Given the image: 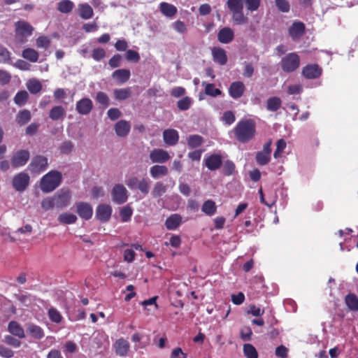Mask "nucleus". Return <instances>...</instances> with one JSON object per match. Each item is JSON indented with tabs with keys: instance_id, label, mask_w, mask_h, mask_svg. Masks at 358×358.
I'll return each instance as SVG.
<instances>
[{
	"instance_id": "8fccbe9b",
	"label": "nucleus",
	"mask_w": 358,
	"mask_h": 358,
	"mask_svg": "<svg viewBox=\"0 0 358 358\" xmlns=\"http://www.w3.org/2000/svg\"><path fill=\"white\" fill-rule=\"evenodd\" d=\"M205 94L206 95L215 97L222 94V91L215 88V85L213 83H208L205 87Z\"/></svg>"
},
{
	"instance_id": "a878e982",
	"label": "nucleus",
	"mask_w": 358,
	"mask_h": 358,
	"mask_svg": "<svg viewBox=\"0 0 358 358\" xmlns=\"http://www.w3.org/2000/svg\"><path fill=\"white\" fill-rule=\"evenodd\" d=\"M130 71L125 69L115 70L112 73V78L117 83L123 84L126 83L130 78Z\"/></svg>"
},
{
	"instance_id": "9b49d317",
	"label": "nucleus",
	"mask_w": 358,
	"mask_h": 358,
	"mask_svg": "<svg viewBox=\"0 0 358 358\" xmlns=\"http://www.w3.org/2000/svg\"><path fill=\"white\" fill-rule=\"evenodd\" d=\"M288 32L292 40H298L305 34L306 26L301 21H295L289 27Z\"/></svg>"
},
{
	"instance_id": "7c9ffc66",
	"label": "nucleus",
	"mask_w": 358,
	"mask_h": 358,
	"mask_svg": "<svg viewBox=\"0 0 358 358\" xmlns=\"http://www.w3.org/2000/svg\"><path fill=\"white\" fill-rule=\"evenodd\" d=\"M169 170L166 166L154 165L150 169V173L153 178H158L168 174Z\"/></svg>"
},
{
	"instance_id": "f8f14e48",
	"label": "nucleus",
	"mask_w": 358,
	"mask_h": 358,
	"mask_svg": "<svg viewBox=\"0 0 358 358\" xmlns=\"http://www.w3.org/2000/svg\"><path fill=\"white\" fill-rule=\"evenodd\" d=\"M93 108L92 101L90 98H83L77 101L76 105V111L82 115L90 114Z\"/></svg>"
},
{
	"instance_id": "ea45409f",
	"label": "nucleus",
	"mask_w": 358,
	"mask_h": 358,
	"mask_svg": "<svg viewBox=\"0 0 358 358\" xmlns=\"http://www.w3.org/2000/svg\"><path fill=\"white\" fill-rule=\"evenodd\" d=\"M58 221L61 224H73L77 220V217L74 214L64 213H62L58 216Z\"/></svg>"
},
{
	"instance_id": "a211bd4d",
	"label": "nucleus",
	"mask_w": 358,
	"mask_h": 358,
	"mask_svg": "<svg viewBox=\"0 0 358 358\" xmlns=\"http://www.w3.org/2000/svg\"><path fill=\"white\" fill-rule=\"evenodd\" d=\"M163 139L164 143L169 146L176 145L179 140L178 132L173 129H165L163 132Z\"/></svg>"
},
{
	"instance_id": "dca6fc26",
	"label": "nucleus",
	"mask_w": 358,
	"mask_h": 358,
	"mask_svg": "<svg viewBox=\"0 0 358 358\" xmlns=\"http://www.w3.org/2000/svg\"><path fill=\"white\" fill-rule=\"evenodd\" d=\"M150 159L152 163H164L170 159V155L163 149H154L150 153Z\"/></svg>"
},
{
	"instance_id": "58836bf2",
	"label": "nucleus",
	"mask_w": 358,
	"mask_h": 358,
	"mask_svg": "<svg viewBox=\"0 0 358 358\" xmlns=\"http://www.w3.org/2000/svg\"><path fill=\"white\" fill-rule=\"evenodd\" d=\"M251 289L257 292V294H264L266 292V288L264 279L262 278H255L251 286Z\"/></svg>"
},
{
	"instance_id": "393cba45",
	"label": "nucleus",
	"mask_w": 358,
	"mask_h": 358,
	"mask_svg": "<svg viewBox=\"0 0 358 358\" xmlns=\"http://www.w3.org/2000/svg\"><path fill=\"white\" fill-rule=\"evenodd\" d=\"M27 334L35 339L40 340L44 337L43 329L38 325L34 324H29L27 326Z\"/></svg>"
},
{
	"instance_id": "f704fd0d",
	"label": "nucleus",
	"mask_w": 358,
	"mask_h": 358,
	"mask_svg": "<svg viewBox=\"0 0 358 358\" xmlns=\"http://www.w3.org/2000/svg\"><path fill=\"white\" fill-rule=\"evenodd\" d=\"M74 3L71 0H62L57 3V8L62 13H69L72 11Z\"/></svg>"
},
{
	"instance_id": "4d7b16f0",
	"label": "nucleus",
	"mask_w": 358,
	"mask_h": 358,
	"mask_svg": "<svg viewBox=\"0 0 358 358\" xmlns=\"http://www.w3.org/2000/svg\"><path fill=\"white\" fill-rule=\"evenodd\" d=\"M246 8L250 12H254L258 10L260 6L261 0H243Z\"/></svg>"
},
{
	"instance_id": "864d4df0",
	"label": "nucleus",
	"mask_w": 358,
	"mask_h": 358,
	"mask_svg": "<svg viewBox=\"0 0 358 358\" xmlns=\"http://www.w3.org/2000/svg\"><path fill=\"white\" fill-rule=\"evenodd\" d=\"M137 189L143 194L146 195L150 191V181L145 178H141L137 186Z\"/></svg>"
},
{
	"instance_id": "4468645a",
	"label": "nucleus",
	"mask_w": 358,
	"mask_h": 358,
	"mask_svg": "<svg viewBox=\"0 0 358 358\" xmlns=\"http://www.w3.org/2000/svg\"><path fill=\"white\" fill-rule=\"evenodd\" d=\"M112 213V208L108 204H100L96 210V217L101 222H108Z\"/></svg>"
},
{
	"instance_id": "f257e3e1",
	"label": "nucleus",
	"mask_w": 358,
	"mask_h": 358,
	"mask_svg": "<svg viewBox=\"0 0 358 358\" xmlns=\"http://www.w3.org/2000/svg\"><path fill=\"white\" fill-rule=\"evenodd\" d=\"M234 133L238 141L248 143L256 134V124L252 119H243L234 128Z\"/></svg>"
},
{
	"instance_id": "e2e57ef3",
	"label": "nucleus",
	"mask_w": 358,
	"mask_h": 358,
	"mask_svg": "<svg viewBox=\"0 0 358 358\" xmlns=\"http://www.w3.org/2000/svg\"><path fill=\"white\" fill-rule=\"evenodd\" d=\"M236 120L234 112L231 110L226 111L223 113L222 121L227 125H231Z\"/></svg>"
},
{
	"instance_id": "338daca9",
	"label": "nucleus",
	"mask_w": 358,
	"mask_h": 358,
	"mask_svg": "<svg viewBox=\"0 0 358 358\" xmlns=\"http://www.w3.org/2000/svg\"><path fill=\"white\" fill-rule=\"evenodd\" d=\"M10 60V52L7 48L0 47V63H7Z\"/></svg>"
},
{
	"instance_id": "de8ad7c7",
	"label": "nucleus",
	"mask_w": 358,
	"mask_h": 358,
	"mask_svg": "<svg viewBox=\"0 0 358 358\" xmlns=\"http://www.w3.org/2000/svg\"><path fill=\"white\" fill-rule=\"evenodd\" d=\"M255 159L259 165L264 166L270 162L271 155L262 151H259L256 153Z\"/></svg>"
},
{
	"instance_id": "473e14b6",
	"label": "nucleus",
	"mask_w": 358,
	"mask_h": 358,
	"mask_svg": "<svg viewBox=\"0 0 358 358\" xmlns=\"http://www.w3.org/2000/svg\"><path fill=\"white\" fill-rule=\"evenodd\" d=\"M282 105V101L280 98L278 96H272L267 99L266 108L268 110L271 112H275L280 108Z\"/></svg>"
},
{
	"instance_id": "79ce46f5",
	"label": "nucleus",
	"mask_w": 358,
	"mask_h": 358,
	"mask_svg": "<svg viewBox=\"0 0 358 358\" xmlns=\"http://www.w3.org/2000/svg\"><path fill=\"white\" fill-rule=\"evenodd\" d=\"M29 99V94L25 90L19 91L15 96L13 101L19 106H24Z\"/></svg>"
},
{
	"instance_id": "6e6552de",
	"label": "nucleus",
	"mask_w": 358,
	"mask_h": 358,
	"mask_svg": "<svg viewBox=\"0 0 358 358\" xmlns=\"http://www.w3.org/2000/svg\"><path fill=\"white\" fill-rule=\"evenodd\" d=\"M322 73V69L317 64H308L303 67L302 76L308 80L320 78Z\"/></svg>"
},
{
	"instance_id": "72a5a7b5",
	"label": "nucleus",
	"mask_w": 358,
	"mask_h": 358,
	"mask_svg": "<svg viewBox=\"0 0 358 358\" xmlns=\"http://www.w3.org/2000/svg\"><path fill=\"white\" fill-rule=\"evenodd\" d=\"M22 56L25 59H27L31 62L35 63L38 59L39 54L34 49L31 48H25L22 51Z\"/></svg>"
},
{
	"instance_id": "69168bd1",
	"label": "nucleus",
	"mask_w": 358,
	"mask_h": 358,
	"mask_svg": "<svg viewBox=\"0 0 358 358\" xmlns=\"http://www.w3.org/2000/svg\"><path fill=\"white\" fill-rule=\"evenodd\" d=\"M125 58L128 61L138 62L140 59V55L138 52L133 50H128L125 53Z\"/></svg>"
},
{
	"instance_id": "0e129e2a",
	"label": "nucleus",
	"mask_w": 358,
	"mask_h": 358,
	"mask_svg": "<svg viewBox=\"0 0 358 358\" xmlns=\"http://www.w3.org/2000/svg\"><path fill=\"white\" fill-rule=\"evenodd\" d=\"M106 56V51L101 48L93 49L92 52V57L96 61H100Z\"/></svg>"
},
{
	"instance_id": "423d86ee",
	"label": "nucleus",
	"mask_w": 358,
	"mask_h": 358,
	"mask_svg": "<svg viewBox=\"0 0 358 358\" xmlns=\"http://www.w3.org/2000/svg\"><path fill=\"white\" fill-rule=\"evenodd\" d=\"M30 178L24 172H20L15 175L12 181L13 188L17 192L24 191L29 184Z\"/></svg>"
},
{
	"instance_id": "c85d7f7f",
	"label": "nucleus",
	"mask_w": 358,
	"mask_h": 358,
	"mask_svg": "<svg viewBox=\"0 0 358 358\" xmlns=\"http://www.w3.org/2000/svg\"><path fill=\"white\" fill-rule=\"evenodd\" d=\"M78 13L82 19L88 20L92 17L94 11L88 3H84L78 5Z\"/></svg>"
},
{
	"instance_id": "c9c22d12",
	"label": "nucleus",
	"mask_w": 358,
	"mask_h": 358,
	"mask_svg": "<svg viewBox=\"0 0 358 358\" xmlns=\"http://www.w3.org/2000/svg\"><path fill=\"white\" fill-rule=\"evenodd\" d=\"M114 97L117 101H124L128 99L131 94L130 87L115 89L113 91Z\"/></svg>"
},
{
	"instance_id": "5701e85b",
	"label": "nucleus",
	"mask_w": 358,
	"mask_h": 358,
	"mask_svg": "<svg viewBox=\"0 0 358 358\" xmlns=\"http://www.w3.org/2000/svg\"><path fill=\"white\" fill-rule=\"evenodd\" d=\"M131 129V125L126 120H120L115 125V131L116 134L120 137L126 136Z\"/></svg>"
},
{
	"instance_id": "4be33fe9",
	"label": "nucleus",
	"mask_w": 358,
	"mask_h": 358,
	"mask_svg": "<svg viewBox=\"0 0 358 358\" xmlns=\"http://www.w3.org/2000/svg\"><path fill=\"white\" fill-rule=\"evenodd\" d=\"M182 217L180 215L175 213L168 217L165 221V226L168 230H176L182 223Z\"/></svg>"
},
{
	"instance_id": "7ed1b4c3",
	"label": "nucleus",
	"mask_w": 358,
	"mask_h": 358,
	"mask_svg": "<svg viewBox=\"0 0 358 358\" xmlns=\"http://www.w3.org/2000/svg\"><path fill=\"white\" fill-rule=\"evenodd\" d=\"M301 63L299 55L296 52H290L282 57L280 66L285 73H291L296 71Z\"/></svg>"
},
{
	"instance_id": "c03bdc74",
	"label": "nucleus",
	"mask_w": 358,
	"mask_h": 358,
	"mask_svg": "<svg viewBox=\"0 0 358 358\" xmlns=\"http://www.w3.org/2000/svg\"><path fill=\"white\" fill-rule=\"evenodd\" d=\"M28 90L34 94L38 93L42 89V85L39 80L36 79H31L27 84Z\"/></svg>"
},
{
	"instance_id": "052dcab7",
	"label": "nucleus",
	"mask_w": 358,
	"mask_h": 358,
	"mask_svg": "<svg viewBox=\"0 0 358 358\" xmlns=\"http://www.w3.org/2000/svg\"><path fill=\"white\" fill-rule=\"evenodd\" d=\"M234 171L235 164L233 162L228 160L224 163L222 169L224 175L231 176L234 173Z\"/></svg>"
},
{
	"instance_id": "09e8293b",
	"label": "nucleus",
	"mask_w": 358,
	"mask_h": 358,
	"mask_svg": "<svg viewBox=\"0 0 358 358\" xmlns=\"http://www.w3.org/2000/svg\"><path fill=\"white\" fill-rule=\"evenodd\" d=\"M133 214L131 208L129 206L123 207L120 212L121 220L123 222H129Z\"/></svg>"
},
{
	"instance_id": "603ef678",
	"label": "nucleus",
	"mask_w": 358,
	"mask_h": 358,
	"mask_svg": "<svg viewBox=\"0 0 358 358\" xmlns=\"http://www.w3.org/2000/svg\"><path fill=\"white\" fill-rule=\"evenodd\" d=\"M192 103L190 97L185 96L177 102V106L180 110L184 111L188 110Z\"/></svg>"
},
{
	"instance_id": "f03ea898",
	"label": "nucleus",
	"mask_w": 358,
	"mask_h": 358,
	"mask_svg": "<svg viewBox=\"0 0 358 358\" xmlns=\"http://www.w3.org/2000/svg\"><path fill=\"white\" fill-rule=\"evenodd\" d=\"M62 182V174L57 171H51L41 180L40 187L43 192L48 193L55 190Z\"/></svg>"
},
{
	"instance_id": "49530a36",
	"label": "nucleus",
	"mask_w": 358,
	"mask_h": 358,
	"mask_svg": "<svg viewBox=\"0 0 358 358\" xmlns=\"http://www.w3.org/2000/svg\"><path fill=\"white\" fill-rule=\"evenodd\" d=\"M95 101L103 108H107L110 104V99L108 94L103 92H97L95 96Z\"/></svg>"
},
{
	"instance_id": "20e7f679",
	"label": "nucleus",
	"mask_w": 358,
	"mask_h": 358,
	"mask_svg": "<svg viewBox=\"0 0 358 358\" xmlns=\"http://www.w3.org/2000/svg\"><path fill=\"white\" fill-rule=\"evenodd\" d=\"M15 36L24 42L27 37L30 36L34 30V27L27 21L19 20L15 23Z\"/></svg>"
},
{
	"instance_id": "37998d69",
	"label": "nucleus",
	"mask_w": 358,
	"mask_h": 358,
	"mask_svg": "<svg viewBox=\"0 0 358 358\" xmlns=\"http://www.w3.org/2000/svg\"><path fill=\"white\" fill-rule=\"evenodd\" d=\"M227 5L232 13L243 10V3L242 0H228L227 1Z\"/></svg>"
},
{
	"instance_id": "13d9d810",
	"label": "nucleus",
	"mask_w": 358,
	"mask_h": 358,
	"mask_svg": "<svg viewBox=\"0 0 358 358\" xmlns=\"http://www.w3.org/2000/svg\"><path fill=\"white\" fill-rule=\"evenodd\" d=\"M36 45L37 48L48 49L50 45V40L48 37L45 36H39L36 38Z\"/></svg>"
},
{
	"instance_id": "f3484780",
	"label": "nucleus",
	"mask_w": 358,
	"mask_h": 358,
	"mask_svg": "<svg viewBox=\"0 0 358 358\" xmlns=\"http://www.w3.org/2000/svg\"><path fill=\"white\" fill-rule=\"evenodd\" d=\"M77 213L78 215L86 220H90L93 214L92 206L87 202H79L76 204Z\"/></svg>"
},
{
	"instance_id": "2eb2a0df",
	"label": "nucleus",
	"mask_w": 358,
	"mask_h": 358,
	"mask_svg": "<svg viewBox=\"0 0 358 358\" xmlns=\"http://www.w3.org/2000/svg\"><path fill=\"white\" fill-rule=\"evenodd\" d=\"M245 90V87L243 82L235 81L229 87V94L231 98L238 99L243 95Z\"/></svg>"
},
{
	"instance_id": "2f4dec72",
	"label": "nucleus",
	"mask_w": 358,
	"mask_h": 358,
	"mask_svg": "<svg viewBox=\"0 0 358 358\" xmlns=\"http://www.w3.org/2000/svg\"><path fill=\"white\" fill-rule=\"evenodd\" d=\"M201 210L206 215L213 216L217 211L215 202L210 199L206 200L202 205Z\"/></svg>"
},
{
	"instance_id": "a18cd8bd",
	"label": "nucleus",
	"mask_w": 358,
	"mask_h": 358,
	"mask_svg": "<svg viewBox=\"0 0 358 358\" xmlns=\"http://www.w3.org/2000/svg\"><path fill=\"white\" fill-rule=\"evenodd\" d=\"M243 350V354L246 358H258L257 351L252 344H244Z\"/></svg>"
},
{
	"instance_id": "bb28decb",
	"label": "nucleus",
	"mask_w": 358,
	"mask_h": 358,
	"mask_svg": "<svg viewBox=\"0 0 358 358\" xmlns=\"http://www.w3.org/2000/svg\"><path fill=\"white\" fill-rule=\"evenodd\" d=\"M31 119V112L27 109L20 110L15 117V121L19 126L27 124Z\"/></svg>"
},
{
	"instance_id": "e433bc0d",
	"label": "nucleus",
	"mask_w": 358,
	"mask_h": 358,
	"mask_svg": "<svg viewBox=\"0 0 358 358\" xmlns=\"http://www.w3.org/2000/svg\"><path fill=\"white\" fill-rule=\"evenodd\" d=\"M187 143L190 148H196L203 143V138L198 134L190 135L187 138Z\"/></svg>"
},
{
	"instance_id": "a19ab883",
	"label": "nucleus",
	"mask_w": 358,
	"mask_h": 358,
	"mask_svg": "<svg viewBox=\"0 0 358 358\" xmlns=\"http://www.w3.org/2000/svg\"><path fill=\"white\" fill-rule=\"evenodd\" d=\"M167 191V187L162 182H157L152 190V196L153 198L161 196Z\"/></svg>"
},
{
	"instance_id": "b1692460",
	"label": "nucleus",
	"mask_w": 358,
	"mask_h": 358,
	"mask_svg": "<svg viewBox=\"0 0 358 358\" xmlns=\"http://www.w3.org/2000/svg\"><path fill=\"white\" fill-rule=\"evenodd\" d=\"M8 331L13 336L24 338L25 334L22 327L16 321H10L8 325Z\"/></svg>"
},
{
	"instance_id": "680f3d73",
	"label": "nucleus",
	"mask_w": 358,
	"mask_h": 358,
	"mask_svg": "<svg viewBox=\"0 0 358 358\" xmlns=\"http://www.w3.org/2000/svg\"><path fill=\"white\" fill-rule=\"evenodd\" d=\"M18 300L22 304L28 307L34 302L35 299L30 294H22L18 297Z\"/></svg>"
},
{
	"instance_id": "bf43d9fd",
	"label": "nucleus",
	"mask_w": 358,
	"mask_h": 358,
	"mask_svg": "<svg viewBox=\"0 0 358 358\" xmlns=\"http://www.w3.org/2000/svg\"><path fill=\"white\" fill-rule=\"evenodd\" d=\"M275 6L282 13L289 11L290 5L287 0H275Z\"/></svg>"
},
{
	"instance_id": "774afa93",
	"label": "nucleus",
	"mask_w": 358,
	"mask_h": 358,
	"mask_svg": "<svg viewBox=\"0 0 358 358\" xmlns=\"http://www.w3.org/2000/svg\"><path fill=\"white\" fill-rule=\"evenodd\" d=\"M172 27L176 31L180 34H184L187 31V27L185 24L180 20H177L174 22L172 24Z\"/></svg>"
},
{
	"instance_id": "39448f33",
	"label": "nucleus",
	"mask_w": 358,
	"mask_h": 358,
	"mask_svg": "<svg viewBox=\"0 0 358 358\" xmlns=\"http://www.w3.org/2000/svg\"><path fill=\"white\" fill-rule=\"evenodd\" d=\"M48 165V159L45 157L36 155L29 164V169L32 173L39 174L46 170Z\"/></svg>"
},
{
	"instance_id": "ddd939ff",
	"label": "nucleus",
	"mask_w": 358,
	"mask_h": 358,
	"mask_svg": "<svg viewBox=\"0 0 358 358\" xmlns=\"http://www.w3.org/2000/svg\"><path fill=\"white\" fill-rule=\"evenodd\" d=\"M204 164L210 171L217 170L222 164V156L219 154H212L205 158Z\"/></svg>"
},
{
	"instance_id": "6e6d98bb",
	"label": "nucleus",
	"mask_w": 358,
	"mask_h": 358,
	"mask_svg": "<svg viewBox=\"0 0 358 358\" xmlns=\"http://www.w3.org/2000/svg\"><path fill=\"white\" fill-rule=\"evenodd\" d=\"M232 14V19L236 24H242L248 22V17L244 15L243 10H241V11Z\"/></svg>"
},
{
	"instance_id": "412c9836",
	"label": "nucleus",
	"mask_w": 358,
	"mask_h": 358,
	"mask_svg": "<svg viewBox=\"0 0 358 358\" xmlns=\"http://www.w3.org/2000/svg\"><path fill=\"white\" fill-rule=\"evenodd\" d=\"M234 38V31L229 27L222 28L217 34V39L222 43H229Z\"/></svg>"
},
{
	"instance_id": "4c0bfd02",
	"label": "nucleus",
	"mask_w": 358,
	"mask_h": 358,
	"mask_svg": "<svg viewBox=\"0 0 358 358\" xmlns=\"http://www.w3.org/2000/svg\"><path fill=\"white\" fill-rule=\"evenodd\" d=\"M347 306L352 311L358 310V298L355 294H348L345 298Z\"/></svg>"
},
{
	"instance_id": "5fc2aeb1",
	"label": "nucleus",
	"mask_w": 358,
	"mask_h": 358,
	"mask_svg": "<svg viewBox=\"0 0 358 358\" xmlns=\"http://www.w3.org/2000/svg\"><path fill=\"white\" fill-rule=\"evenodd\" d=\"M41 207L44 210H49L56 207L55 201L52 196H48L43 199L41 201Z\"/></svg>"
},
{
	"instance_id": "6ab92c4d",
	"label": "nucleus",
	"mask_w": 358,
	"mask_h": 358,
	"mask_svg": "<svg viewBox=\"0 0 358 358\" xmlns=\"http://www.w3.org/2000/svg\"><path fill=\"white\" fill-rule=\"evenodd\" d=\"M113 347L116 355L120 357L127 356L130 348L129 342L122 338L117 339Z\"/></svg>"
},
{
	"instance_id": "aec40b11",
	"label": "nucleus",
	"mask_w": 358,
	"mask_h": 358,
	"mask_svg": "<svg viewBox=\"0 0 358 358\" xmlns=\"http://www.w3.org/2000/svg\"><path fill=\"white\" fill-rule=\"evenodd\" d=\"M212 56L213 61L221 66L225 65L227 62L226 51L222 48L214 47L212 49Z\"/></svg>"
},
{
	"instance_id": "cd10ccee",
	"label": "nucleus",
	"mask_w": 358,
	"mask_h": 358,
	"mask_svg": "<svg viewBox=\"0 0 358 358\" xmlns=\"http://www.w3.org/2000/svg\"><path fill=\"white\" fill-rule=\"evenodd\" d=\"M160 12L166 17H172L177 13V8L166 2H162L159 4Z\"/></svg>"
},
{
	"instance_id": "9d476101",
	"label": "nucleus",
	"mask_w": 358,
	"mask_h": 358,
	"mask_svg": "<svg viewBox=\"0 0 358 358\" xmlns=\"http://www.w3.org/2000/svg\"><path fill=\"white\" fill-rule=\"evenodd\" d=\"M53 197L55 201L56 207L57 208H63L69 204L71 195L69 190L60 189Z\"/></svg>"
},
{
	"instance_id": "3c124183",
	"label": "nucleus",
	"mask_w": 358,
	"mask_h": 358,
	"mask_svg": "<svg viewBox=\"0 0 358 358\" xmlns=\"http://www.w3.org/2000/svg\"><path fill=\"white\" fill-rule=\"evenodd\" d=\"M48 315L50 320L55 323H59L62 322V316L61 313L55 308H49Z\"/></svg>"
},
{
	"instance_id": "0eeeda50",
	"label": "nucleus",
	"mask_w": 358,
	"mask_h": 358,
	"mask_svg": "<svg viewBox=\"0 0 358 358\" xmlns=\"http://www.w3.org/2000/svg\"><path fill=\"white\" fill-rule=\"evenodd\" d=\"M30 153L26 150H20L13 154L10 159V164L13 168L24 166L29 161Z\"/></svg>"
},
{
	"instance_id": "c756f323",
	"label": "nucleus",
	"mask_w": 358,
	"mask_h": 358,
	"mask_svg": "<svg viewBox=\"0 0 358 358\" xmlns=\"http://www.w3.org/2000/svg\"><path fill=\"white\" fill-rule=\"evenodd\" d=\"M66 115V110L62 106H55L52 108L49 113V117L53 121L63 119Z\"/></svg>"
},
{
	"instance_id": "1a4fd4ad",
	"label": "nucleus",
	"mask_w": 358,
	"mask_h": 358,
	"mask_svg": "<svg viewBox=\"0 0 358 358\" xmlns=\"http://www.w3.org/2000/svg\"><path fill=\"white\" fill-rule=\"evenodd\" d=\"M113 201L117 204H122L127 201V190L123 185L117 184L112 189Z\"/></svg>"
}]
</instances>
